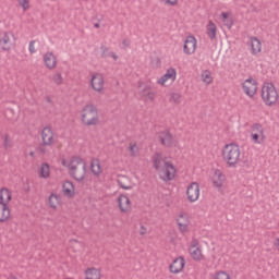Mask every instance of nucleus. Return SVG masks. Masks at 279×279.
<instances>
[{"mask_svg":"<svg viewBox=\"0 0 279 279\" xmlns=\"http://www.w3.org/2000/svg\"><path fill=\"white\" fill-rule=\"evenodd\" d=\"M151 165L161 182H173L178 178V167L162 153H155L151 157Z\"/></svg>","mask_w":279,"mask_h":279,"instance_id":"obj_1","label":"nucleus"},{"mask_svg":"<svg viewBox=\"0 0 279 279\" xmlns=\"http://www.w3.org/2000/svg\"><path fill=\"white\" fill-rule=\"evenodd\" d=\"M61 165L66 169L70 178L75 182H84L88 178V165L82 156H70L61 159Z\"/></svg>","mask_w":279,"mask_h":279,"instance_id":"obj_2","label":"nucleus"},{"mask_svg":"<svg viewBox=\"0 0 279 279\" xmlns=\"http://www.w3.org/2000/svg\"><path fill=\"white\" fill-rule=\"evenodd\" d=\"M221 158L230 169H235L241 162V146L236 143H228L221 149Z\"/></svg>","mask_w":279,"mask_h":279,"instance_id":"obj_3","label":"nucleus"},{"mask_svg":"<svg viewBox=\"0 0 279 279\" xmlns=\"http://www.w3.org/2000/svg\"><path fill=\"white\" fill-rule=\"evenodd\" d=\"M80 121L88 128L99 125V109L95 105H85L80 112Z\"/></svg>","mask_w":279,"mask_h":279,"instance_id":"obj_4","label":"nucleus"},{"mask_svg":"<svg viewBox=\"0 0 279 279\" xmlns=\"http://www.w3.org/2000/svg\"><path fill=\"white\" fill-rule=\"evenodd\" d=\"M262 100L265 106H278L279 93L274 83H264L262 86Z\"/></svg>","mask_w":279,"mask_h":279,"instance_id":"obj_5","label":"nucleus"},{"mask_svg":"<svg viewBox=\"0 0 279 279\" xmlns=\"http://www.w3.org/2000/svg\"><path fill=\"white\" fill-rule=\"evenodd\" d=\"M209 182L216 191L219 193H223L226 191V186L228 184V179L223 171L216 169L209 175Z\"/></svg>","mask_w":279,"mask_h":279,"instance_id":"obj_6","label":"nucleus"},{"mask_svg":"<svg viewBox=\"0 0 279 279\" xmlns=\"http://www.w3.org/2000/svg\"><path fill=\"white\" fill-rule=\"evenodd\" d=\"M16 44V35L12 31L0 32V49L1 51H12Z\"/></svg>","mask_w":279,"mask_h":279,"instance_id":"obj_7","label":"nucleus"},{"mask_svg":"<svg viewBox=\"0 0 279 279\" xmlns=\"http://www.w3.org/2000/svg\"><path fill=\"white\" fill-rule=\"evenodd\" d=\"M89 87L94 93L104 95L106 93V77L101 73H94L89 80Z\"/></svg>","mask_w":279,"mask_h":279,"instance_id":"obj_8","label":"nucleus"},{"mask_svg":"<svg viewBox=\"0 0 279 279\" xmlns=\"http://www.w3.org/2000/svg\"><path fill=\"white\" fill-rule=\"evenodd\" d=\"M250 138L253 145H263V143H265L267 137L265 136V128H263V124L255 123L251 126Z\"/></svg>","mask_w":279,"mask_h":279,"instance_id":"obj_9","label":"nucleus"},{"mask_svg":"<svg viewBox=\"0 0 279 279\" xmlns=\"http://www.w3.org/2000/svg\"><path fill=\"white\" fill-rule=\"evenodd\" d=\"M175 223L181 234H186L191 230V216L184 211H181L175 217Z\"/></svg>","mask_w":279,"mask_h":279,"instance_id":"obj_10","label":"nucleus"},{"mask_svg":"<svg viewBox=\"0 0 279 279\" xmlns=\"http://www.w3.org/2000/svg\"><path fill=\"white\" fill-rule=\"evenodd\" d=\"M186 267V259L183 256L175 257L169 265V272L173 276H178L184 272V268Z\"/></svg>","mask_w":279,"mask_h":279,"instance_id":"obj_11","label":"nucleus"},{"mask_svg":"<svg viewBox=\"0 0 279 279\" xmlns=\"http://www.w3.org/2000/svg\"><path fill=\"white\" fill-rule=\"evenodd\" d=\"M242 90L247 97H254L258 93V82L254 77H248L242 83Z\"/></svg>","mask_w":279,"mask_h":279,"instance_id":"obj_12","label":"nucleus"},{"mask_svg":"<svg viewBox=\"0 0 279 279\" xmlns=\"http://www.w3.org/2000/svg\"><path fill=\"white\" fill-rule=\"evenodd\" d=\"M178 80V70L175 68H169L166 73L157 80V84L159 86H167L170 82V84H173Z\"/></svg>","mask_w":279,"mask_h":279,"instance_id":"obj_13","label":"nucleus"},{"mask_svg":"<svg viewBox=\"0 0 279 279\" xmlns=\"http://www.w3.org/2000/svg\"><path fill=\"white\" fill-rule=\"evenodd\" d=\"M189 254L191 258L194 259L196 263H202V260H206V256L204 255L202 246H199V243L197 241L191 243L189 247Z\"/></svg>","mask_w":279,"mask_h":279,"instance_id":"obj_14","label":"nucleus"},{"mask_svg":"<svg viewBox=\"0 0 279 279\" xmlns=\"http://www.w3.org/2000/svg\"><path fill=\"white\" fill-rule=\"evenodd\" d=\"M199 193H201L199 183L192 182L187 185L186 197L191 204H193V203L197 202V199H199Z\"/></svg>","mask_w":279,"mask_h":279,"instance_id":"obj_15","label":"nucleus"},{"mask_svg":"<svg viewBox=\"0 0 279 279\" xmlns=\"http://www.w3.org/2000/svg\"><path fill=\"white\" fill-rule=\"evenodd\" d=\"M197 51V39L195 36H187L183 45V53L185 56H193Z\"/></svg>","mask_w":279,"mask_h":279,"instance_id":"obj_16","label":"nucleus"},{"mask_svg":"<svg viewBox=\"0 0 279 279\" xmlns=\"http://www.w3.org/2000/svg\"><path fill=\"white\" fill-rule=\"evenodd\" d=\"M157 138L163 147H173L175 145V140L169 131L159 132Z\"/></svg>","mask_w":279,"mask_h":279,"instance_id":"obj_17","label":"nucleus"},{"mask_svg":"<svg viewBox=\"0 0 279 279\" xmlns=\"http://www.w3.org/2000/svg\"><path fill=\"white\" fill-rule=\"evenodd\" d=\"M43 61L46 66V69H49V71H53L58 66V58L52 51H47L43 54Z\"/></svg>","mask_w":279,"mask_h":279,"instance_id":"obj_18","label":"nucleus"},{"mask_svg":"<svg viewBox=\"0 0 279 279\" xmlns=\"http://www.w3.org/2000/svg\"><path fill=\"white\" fill-rule=\"evenodd\" d=\"M41 141L47 147H51V145L56 143V134L53 133V130H51V128L46 126L43 129Z\"/></svg>","mask_w":279,"mask_h":279,"instance_id":"obj_19","label":"nucleus"},{"mask_svg":"<svg viewBox=\"0 0 279 279\" xmlns=\"http://www.w3.org/2000/svg\"><path fill=\"white\" fill-rule=\"evenodd\" d=\"M117 204L121 213H130L132 208V201H130V197L125 194H120L118 196Z\"/></svg>","mask_w":279,"mask_h":279,"instance_id":"obj_20","label":"nucleus"},{"mask_svg":"<svg viewBox=\"0 0 279 279\" xmlns=\"http://www.w3.org/2000/svg\"><path fill=\"white\" fill-rule=\"evenodd\" d=\"M89 169L94 178H101L104 174V166H101V160L99 158H93L90 160Z\"/></svg>","mask_w":279,"mask_h":279,"instance_id":"obj_21","label":"nucleus"},{"mask_svg":"<svg viewBox=\"0 0 279 279\" xmlns=\"http://www.w3.org/2000/svg\"><path fill=\"white\" fill-rule=\"evenodd\" d=\"M117 182L120 189H123V191H132V189H134L135 186L134 181H132V178L125 174H119L117 177Z\"/></svg>","mask_w":279,"mask_h":279,"instance_id":"obj_22","label":"nucleus"},{"mask_svg":"<svg viewBox=\"0 0 279 279\" xmlns=\"http://www.w3.org/2000/svg\"><path fill=\"white\" fill-rule=\"evenodd\" d=\"M219 21L225 25V27L231 29L232 25H234V15L232 14V11H222L219 14Z\"/></svg>","mask_w":279,"mask_h":279,"instance_id":"obj_23","label":"nucleus"},{"mask_svg":"<svg viewBox=\"0 0 279 279\" xmlns=\"http://www.w3.org/2000/svg\"><path fill=\"white\" fill-rule=\"evenodd\" d=\"M62 193L64 197H68L69 199H73V197H75V184L70 180L63 181Z\"/></svg>","mask_w":279,"mask_h":279,"instance_id":"obj_24","label":"nucleus"},{"mask_svg":"<svg viewBox=\"0 0 279 279\" xmlns=\"http://www.w3.org/2000/svg\"><path fill=\"white\" fill-rule=\"evenodd\" d=\"M219 29L217 28V24L209 20L205 26V34L209 38V40H217V34Z\"/></svg>","mask_w":279,"mask_h":279,"instance_id":"obj_25","label":"nucleus"},{"mask_svg":"<svg viewBox=\"0 0 279 279\" xmlns=\"http://www.w3.org/2000/svg\"><path fill=\"white\" fill-rule=\"evenodd\" d=\"M12 217V211L10 210V206L0 203V223H5V221H10Z\"/></svg>","mask_w":279,"mask_h":279,"instance_id":"obj_26","label":"nucleus"},{"mask_svg":"<svg viewBox=\"0 0 279 279\" xmlns=\"http://www.w3.org/2000/svg\"><path fill=\"white\" fill-rule=\"evenodd\" d=\"M37 173L43 180H49V178H51V167L49 163L44 162L39 166Z\"/></svg>","mask_w":279,"mask_h":279,"instance_id":"obj_27","label":"nucleus"},{"mask_svg":"<svg viewBox=\"0 0 279 279\" xmlns=\"http://www.w3.org/2000/svg\"><path fill=\"white\" fill-rule=\"evenodd\" d=\"M85 279H101V269L95 268V267H89L85 269L84 271Z\"/></svg>","mask_w":279,"mask_h":279,"instance_id":"obj_28","label":"nucleus"},{"mask_svg":"<svg viewBox=\"0 0 279 279\" xmlns=\"http://www.w3.org/2000/svg\"><path fill=\"white\" fill-rule=\"evenodd\" d=\"M201 82L205 86H210V84H213V82H215V76H213V71L202 70V72H201Z\"/></svg>","mask_w":279,"mask_h":279,"instance_id":"obj_29","label":"nucleus"},{"mask_svg":"<svg viewBox=\"0 0 279 279\" xmlns=\"http://www.w3.org/2000/svg\"><path fill=\"white\" fill-rule=\"evenodd\" d=\"M62 204V201L60 199V195L52 193L48 197V206L52 210H58V207Z\"/></svg>","mask_w":279,"mask_h":279,"instance_id":"obj_30","label":"nucleus"},{"mask_svg":"<svg viewBox=\"0 0 279 279\" xmlns=\"http://www.w3.org/2000/svg\"><path fill=\"white\" fill-rule=\"evenodd\" d=\"M12 202V192L8 187H2L0 190V204L8 206Z\"/></svg>","mask_w":279,"mask_h":279,"instance_id":"obj_31","label":"nucleus"},{"mask_svg":"<svg viewBox=\"0 0 279 279\" xmlns=\"http://www.w3.org/2000/svg\"><path fill=\"white\" fill-rule=\"evenodd\" d=\"M251 49L254 56H256L257 53H260L263 49V45L260 44V40H258V38L256 37L251 38Z\"/></svg>","mask_w":279,"mask_h":279,"instance_id":"obj_32","label":"nucleus"},{"mask_svg":"<svg viewBox=\"0 0 279 279\" xmlns=\"http://www.w3.org/2000/svg\"><path fill=\"white\" fill-rule=\"evenodd\" d=\"M211 279H232V275H230V272L227 270H216L211 275Z\"/></svg>","mask_w":279,"mask_h":279,"instance_id":"obj_33","label":"nucleus"},{"mask_svg":"<svg viewBox=\"0 0 279 279\" xmlns=\"http://www.w3.org/2000/svg\"><path fill=\"white\" fill-rule=\"evenodd\" d=\"M129 154L132 158L141 156V147H138L136 143H131L129 145Z\"/></svg>","mask_w":279,"mask_h":279,"instance_id":"obj_34","label":"nucleus"},{"mask_svg":"<svg viewBox=\"0 0 279 279\" xmlns=\"http://www.w3.org/2000/svg\"><path fill=\"white\" fill-rule=\"evenodd\" d=\"M143 97L146 101H154L156 99V92H153V90L144 92Z\"/></svg>","mask_w":279,"mask_h":279,"instance_id":"obj_35","label":"nucleus"},{"mask_svg":"<svg viewBox=\"0 0 279 279\" xmlns=\"http://www.w3.org/2000/svg\"><path fill=\"white\" fill-rule=\"evenodd\" d=\"M17 3L24 12H27V10H29V0H17Z\"/></svg>","mask_w":279,"mask_h":279,"instance_id":"obj_36","label":"nucleus"},{"mask_svg":"<svg viewBox=\"0 0 279 279\" xmlns=\"http://www.w3.org/2000/svg\"><path fill=\"white\" fill-rule=\"evenodd\" d=\"M54 84H62L63 82V78H62V74L58 73V74H54L53 77H52Z\"/></svg>","mask_w":279,"mask_h":279,"instance_id":"obj_37","label":"nucleus"},{"mask_svg":"<svg viewBox=\"0 0 279 279\" xmlns=\"http://www.w3.org/2000/svg\"><path fill=\"white\" fill-rule=\"evenodd\" d=\"M28 51L29 53H36V40H32L28 44Z\"/></svg>","mask_w":279,"mask_h":279,"instance_id":"obj_38","label":"nucleus"},{"mask_svg":"<svg viewBox=\"0 0 279 279\" xmlns=\"http://www.w3.org/2000/svg\"><path fill=\"white\" fill-rule=\"evenodd\" d=\"M166 5H172L175 7L178 5V0H163Z\"/></svg>","mask_w":279,"mask_h":279,"instance_id":"obj_39","label":"nucleus"},{"mask_svg":"<svg viewBox=\"0 0 279 279\" xmlns=\"http://www.w3.org/2000/svg\"><path fill=\"white\" fill-rule=\"evenodd\" d=\"M110 57H111L112 59H114V60H118V59H119V57H118L117 53H114V52H111V53H110Z\"/></svg>","mask_w":279,"mask_h":279,"instance_id":"obj_40","label":"nucleus"},{"mask_svg":"<svg viewBox=\"0 0 279 279\" xmlns=\"http://www.w3.org/2000/svg\"><path fill=\"white\" fill-rule=\"evenodd\" d=\"M94 27H95L96 29H99V27H101V25H100L99 23H95V24H94Z\"/></svg>","mask_w":279,"mask_h":279,"instance_id":"obj_41","label":"nucleus"},{"mask_svg":"<svg viewBox=\"0 0 279 279\" xmlns=\"http://www.w3.org/2000/svg\"><path fill=\"white\" fill-rule=\"evenodd\" d=\"M275 245H276V247H277V250L279 252V238L277 239V243H275Z\"/></svg>","mask_w":279,"mask_h":279,"instance_id":"obj_42","label":"nucleus"},{"mask_svg":"<svg viewBox=\"0 0 279 279\" xmlns=\"http://www.w3.org/2000/svg\"><path fill=\"white\" fill-rule=\"evenodd\" d=\"M34 156H35V153H34V151H31V153H29V157H31V158H34Z\"/></svg>","mask_w":279,"mask_h":279,"instance_id":"obj_43","label":"nucleus"}]
</instances>
